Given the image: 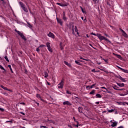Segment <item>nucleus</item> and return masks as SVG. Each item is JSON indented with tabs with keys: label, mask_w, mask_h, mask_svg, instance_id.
I'll list each match as a JSON object with an SVG mask.
<instances>
[{
	"label": "nucleus",
	"mask_w": 128,
	"mask_h": 128,
	"mask_svg": "<svg viewBox=\"0 0 128 128\" xmlns=\"http://www.w3.org/2000/svg\"><path fill=\"white\" fill-rule=\"evenodd\" d=\"M36 51L37 52H38V54H40V50L39 47L36 48Z\"/></svg>",
	"instance_id": "nucleus-35"
},
{
	"label": "nucleus",
	"mask_w": 128,
	"mask_h": 128,
	"mask_svg": "<svg viewBox=\"0 0 128 128\" xmlns=\"http://www.w3.org/2000/svg\"><path fill=\"white\" fill-rule=\"evenodd\" d=\"M63 104L66 105V104L67 106H72V104L70 102L68 101H66L63 102Z\"/></svg>",
	"instance_id": "nucleus-12"
},
{
	"label": "nucleus",
	"mask_w": 128,
	"mask_h": 128,
	"mask_svg": "<svg viewBox=\"0 0 128 128\" xmlns=\"http://www.w3.org/2000/svg\"><path fill=\"white\" fill-rule=\"evenodd\" d=\"M80 60H86V62H88V60L84 59V58H82V56H80Z\"/></svg>",
	"instance_id": "nucleus-33"
},
{
	"label": "nucleus",
	"mask_w": 128,
	"mask_h": 128,
	"mask_svg": "<svg viewBox=\"0 0 128 128\" xmlns=\"http://www.w3.org/2000/svg\"><path fill=\"white\" fill-rule=\"evenodd\" d=\"M0 110L1 112H4V108H0Z\"/></svg>",
	"instance_id": "nucleus-42"
},
{
	"label": "nucleus",
	"mask_w": 128,
	"mask_h": 128,
	"mask_svg": "<svg viewBox=\"0 0 128 128\" xmlns=\"http://www.w3.org/2000/svg\"><path fill=\"white\" fill-rule=\"evenodd\" d=\"M40 128H48V127L46 126H40Z\"/></svg>",
	"instance_id": "nucleus-43"
},
{
	"label": "nucleus",
	"mask_w": 128,
	"mask_h": 128,
	"mask_svg": "<svg viewBox=\"0 0 128 128\" xmlns=\"http://www.w3.org/2000/svg\"><path fill=\"white\" fill-rule=\"evenodd\" d=\"M63 20H66V13H64V12H63Z\"/></svg>",
	"instance_id": "nucleus-20"
},
{
	"label": "nucleus",
	"mask_w": 128,
	"mask_h": 128,
	"mask_svg": "<svg viewBox=\"0 0 128 128\" xmlns=\"http://www.w3.org/2000/svg\"><path fill=\"white\" fill-rule=\"evenodd\" d=\"M4 58L6 60V62H10V60H8V56H5Z\"/></svg>",
	"instance_id": "nucleus-32"
},
{
	"label": "nucleus",
	"mask_w": 128,
	"mask_h": 128,
	"mask_svg": "<svg viewBox=\"0 0 128 128\" xmlns=\"http://www.w3.org/2000/svg\"><path fill=\"white\" fill-rule=\"evenodd\" d=\"M91 34H92L93 36H98V34H94V33H91Z\"/></svg>",
	"instance_id": "nucleus-30"
},
{
	"label": "nucleus",
	"mask_w": 128,
	"mask_h": 128,
	"mask_svg": "<svg viewBox=\"0 0 128 128\" xmlns=\"http://www.w3.org/2000/svg\"><path fill=\"white\" fill-rule=\"evenodd\" d=\"M120 32H122V36H124V38H128V34H126V32H124V30H122V28H120Z\"/></svg>",
	"instance_id": "nucleus-4"
},
{
	"label": "nucleus",
	"mask_w": 128,
	"mask_h": 128,
	"mask_svg": "<svg viewBox=\"0 0 128 128\" xmlns=\"http://www.w3.org/2000/svg\"><path fill=\"white\" fill-rule=\"evenodd\" d=\"M20 104H26V103L25 102H22L21 103H20Z\"/></svg>",
	"instance_id": "nucleus-50"
},
{
	"label": "nucleus",
	"mask_w": 128,
	"mask_h": 128,
	"mask_svg": "<svg viewBox=\"0 0 128 128\" xmlns=\"http://www.w3.org/2000/svg\"><path fill=\"white\" fill-rule=\"evenodd\" d=\"M100 88H104L106 90V87L104 86H102V87H100Z\"/></svg>",
	"instance_id": "nucleus-46"
},
{
	"label": "nucleus",
	"mask_w": 128,
	"mask_h": 128,
	"mask_svg": "<svg viewBox=\"0 0 128 128\" xmlns=\"http://www.w3.org/2000/svg\"><path fill=\"white\" fill-rule=\"evenodd\" d=\"M82 12H83V14H86V11L84 10V9H82Z\"/></svg>",
	"instance_id": "nucleus-44"
},
{
	"label": "nucleus",
	"mask_w": 128,
	"mask_h": 128,
	"mask_svg": "<svg viewBox=\"0 0 128 128\" xmlns=\"http://www.w3.org/2000/svg\"><path fill=\"white\" fill-rule=\"evenodd\" d=\"M96 86V84H93L92 85L90 86H86V88H92L93 86Z\"/></svg>",
	"instance_id": "nucleus-18"
},
{
	"label": "nucleus",
	"mask_w": 128,
	"mask_h": 128,
	"mask_svg": "<svg viewBox=\"0 0 128 128\" xmlns=\"http://www.w3.org/2000/svg\"><path fill=\"white\" fill-rule=\"evenodd\" d=\"M86 36L87 38H89L88 34H87L86 35Z\"/></svg>",
	"instance_id": "nucleus-60"
},
{
	"label": "nucleus",
	"mask_w": 128,
	"mask_h": 128,
	"mask_svg": "<svg viewBox=\"0 0 128 128\" xmlns=\"http://www.w3.org/2000/svg\"><path fill=\"white\" fill-rule=\"evenodd\" d=\"M8 68H10L11 72H12V74H13L14 71H12V66H10V64L8 65Z\"/></svg>",
	"instance_id": "nucleus-22"
},
{
	"label": "nucleus",
	"mask_w": 128,
	"mask_h": 128,
	"mask_svg": "<svg viewBox=\"0 0 128 128\" xmlns=\"http://www.w3.org/2000/svg\"><path fill=\"white\" fill-rule=\"evenodd\" d=\"M118 68H120V70H122V72H126V74H128V70H124L120 66H118Z\"/></svg>",
	"instance_id": "nucleus-8"
},
{
	"label": "nucleus",
	"mask_w": 128,
	"mask_h": 128,
	"mask_svg": "<svg viewBox=\"0 0 128 128\" xmlns=\"http://www.w3.org/2000/svg\"><path fill=\"white\" fill-rule=\"evenodd\" d=\"M64 80H62L61 82L58 85V88H64Z\"/></svg>",
	"instance_id": "nucleus-3"
},
{
	"label": "nucleus",
	"mask_w": 128,
	"mask_h": 128,
	"mask_svg": "<svg viewBox=\"0 0 128 128\" xmlns=\"http://www.w3.org/2000/svg\"><path fill=\"white\" fill-rule=\"evenodd\" d=\"M104 92H108V94H112V92L108 90V89H106V90H102Z\"/></svg>",
	"instance_id": "nucleus-17"
},
{
	"label": "nucleus",
	"mask_w": 128,
	"mask_h": 128,
	"mask_svg": "<svg viewBox=\"0 0 128 128\" xmlns=\"http://www.w3.org/2000/svg\"><path fill=\"white\" fill-rule=\"evenodd\" d=\"M118 78H119V80H122V82H126V78H122L120 76H118Z\"/></svg>",
	"instance_id": "nucleus-9"
},
{
	"label": "nucleus",
	"mask_w": 128,
	"mask_h": 128,
	"mask_svg": "<svg viewBox=\"0 0 128 128\" xmlns=\"http://www.w3.org/2000/svg\"><path fill=\"white\" fill-rule=\"evenodd\" d=\"M117 84L118 86H120V88H124V83H117Z\"/></svg>",
	"instance_id": "nucleus-16"
},
{
	"label": "nucleus",
	"mask_w": 128,
	"mask_h": 128,
	"mask_svg": "<svg viewBox=\"0 0 128 128\" xmlns=\"http://www.w3.org/2000/svg\"><path fill=\"white\" fill-rule=\"evenodd\" d=\"M62 43L60 42V48L61 50H62L64 48V47H62Z\"/></svg>",
	"instance_id": "nucleus-36"
},
{
	"label": "nucleus",
	"mask_w": 128,
	"mask_h": 128,
	"mask_svg": "<svg viewBox=\"0 0 128 128\" xmlns=\"http://www.w3.org/2000/svg\"><path fill=\"white\" fill-rule=\"evenodd\" d=\"M96 96H97V98H102V95L100 94H96Z\"/></svg>",
	"instance_id": "nucleus-34"
},
{
	"label": "nucleus",
	"mask_w": 128,
	"mask_h": 128,
	"mask_svg": "<svg viewBox=\"0 0 128 128\" xmlns=\"http://www.w3.org/2000/svg\"><path fill=\"white\" fill-rule=\"evenodd\" d=\"M126 94H128V92H124L122 94H119L120 96H126Z\"/></svg>",
	"instance_id": "nucleus-13"
},
{
	"label": "nucleus",
	"mask_w": 128,
	"mask_h": 128,
	"mask_svg": "<svg viewBox=\"0 0 128 128\" xmlns=\"http://www.w3.org/2000/svg\"><path fill=\"white\" fill-rule=\"evenodd\" d=\"M76 122L77 124H78V125L80 124V123L76 121Z\"/></svg>",
	"instance_id": "nucleus-55"
},
{
	"label": "nucleus",
	"mask_w": 128,
	"mask_h": 128,
	"mask_svg": "<svg viewBox=\"0 0 128 128\" xmlns=\"http://www.w3.org/2000/svg\"><path fill=\"white\" fill-rule=\"evenodd\" d=\"M56 4H58V6H68V3L60 4L59 2H57V3H56Z\"/></svg>",
	"instance_id": "nucleus-5"
},
{
	"label": "nucleus",
	"mask_w": 128,
	"mask_h": 128,
	"mask_svg": "<svg viewBox=\"0 0 128 128\" xmlns=\"http://www.w3.org/2000/svg\"><path fill=\"white\" fill-rule=\"evenodd\" d=\"M36 98H40L41 100H42V97H40V94H36Z\"/></svg>",
	"instance_id": "nucleus-25"
},
{
	"label": "nucleus",
	"mask_w": 128,
	"mask_h": 128,
	"mask_svg": "<svg viewBox=\"0 0 128 128\" xmlns=\"http://www.w3.org/2000/svg\"><path fill=\"white\" fill-rule=\"evenodd\" d=\"M92 72H98V71H96V69H93L92 70Z\"/></svg>",
	"instance_id": "nucleus-39"
},
{
	"label": "nucleus",
	"mask_w": 128,
	"mask_h": 128,
	"mask_svg": "<svg viewBox=\"0 0 128 128\" xmlns=\"http://www.w3.org/2000/svg\"><path fill=\"white\" fill-rule=\"evenodd\" d=\"M36 104H38V106H40V103H38V102H36Z\"/></svg>",
	"instance_id": "nucleus-51"
},
{
	"label": "nucleus",
	"mask_w": 128,
	"mask_h": 128,
	"mask_svg": "<svg viewBox=\"0 0 128 128\" xmlns=\"http://www.w3.org/2000/svg\"><path fill=\"white\" fill-rule=\"evenodd\" d=\"M15 31L16 32H17V34L19 36H20L24 40H26V36H24V34L20 32L18 30H15Z\"/></svg>",
	"instance_id": "nucleus-1"
},
{
	"label": "nucleus",
	"mask_w": 128,
	"mask_h": 128,
	"mask_svg": "<svg viewBox=\"0 0 128 128\" xmlns=\"http://www.w3.org/2000/svg\"><path fill=\"white\" fill-rule=\"evenodd\" d=\"M96 104H99L100 102H96Z\"/></svg>",
	"instance_id": "nucleus-53"
},
{
	"label": "nucleus",
	"mask_w": 128,
	"mask_h": 128,
	"mask_svg": "<svg viewBox=\"0 0 128 128\" xmlns=\"http://www.w3.org/2000/svg\"><path fill=\"white\" fill-rule=\"evenodd\" d=\"M44 74H45L44 78H48V72H45Z\"/></svg>",
	"instance_id": "nucleus-38"
},
{
	"label": "nucleus",
	"mask_w": 128,
	"mask_h": 128,
	"mask_svg": "<svg viewBox=\"0 0 128 128\" xmlns=\"http://www.w3.org/2000/svg\"><path fill=\"white\" fill-rule=\"evenodd\" d=\"M20 113L21 114H23V116H24V112H20Z\"/></svg>",
	"instance_id": "nucleus-49"
},
{
	"label": "nucleus",
	"mask_w": 128,
	"mask_h": 128,
	"mask_svg": "<svg viewBox=\"0 0 128 128\" xmlns=\"http://www.w3.org/2000/svg\"><path fill=\"white\" fill-rule=\"evenodd\" d=\"M98 38L100 40H104L108 42V39L106 38L104 36H102L100 34H98Z\"/></svg>",
	"instance_id": "nucleus-2"
},
{
	"label": "nucleus",
	"mask_w": 128,
	"mask_h": 128,
	"mask_svg": "<svg viewBox=\"0 0 128 128\" xmlns=\"http://www.w3.org/2000/svg\"><path fill=\"white\" fill-rule=\"evenodd\" d=\"M22 8L23 10H24V12H28V8H25V6H24V8Z\"/></svg>",
	"instance_id": "nucleus-24"
},
{
	"label": "nucleus",
	"mask_w": 128,
	"mask_h": 128,
	"mask_svg": "<svg viewBox=\"0 0 128 128\" xmlns=\"http://www.w3.org/2000/svg\"><path fill=\"white\" fill-rule=\"evenodd\" d=\"M56 20L58 24H60V26H62V24L64 22H62V19H59L58 18H56Z\"/></svg>",
	"instance_id": "nucleus-7"
},
{
	"label": "nucleus",
	"mask_w": 128,
	"mask_h": 128,
	"mask_svg": "<svg viewBox=\"0 0 128 128\" xmlns=\"http://www.w3.org/2000/svg\"><path fill=\"white\" fill-rule=\"evenodd\" d=\"M118 90H124V88L118 89Z\"/></svg>",
	"instance_id": "nucleus-48"
},
{
	"label": "nucleus",
	"mask_w": 128,
	"mask_h": 128,
	"mask_svg": "<svg viewBox=\"0 0 128 128\" xmlns=\"http://www.w3.org/2000/svg\"><path fill=\"white\" fill-rule=\"evenodd\" d=\"M118 126V122H112V124L111 125V126L112 128H114V126Z\"/></svg>",
	"instance_id": "nucleus-10"
},
{
	"label": "nucleus",
	"mask_w": 128,
	"mask_h": 128,
	"mask_svg": "<svg viewBox=\"0 0 128 128\" xmlns=\"http://www.w3.org/2000/svg\"><path fill=\"white\" fill-rule=\"evenodd\" d=\"M80 62H82L83 61L82 60H80Z\"/></svg>",
	"instance_id": "nucleus-63"
},
{
	"label": "nucleus",
	"mask_w": 128,
	"mask_h": 128,
	"mask_svg": "<svg viewBox=\"0 0 128 128\" xmlns=\"http://www.w3.org/2000/svg\"><path fill=\"white\" fill-rule=\"evenodd\" d=\"M90 46L92 47V44H90Z\"/></svg>",
	"instance_id": "nucleus-64"
},
{
	"label": "nucleus",
	"mask_w": 128,
	"mask_h": 128,
	"mask_svg": "<svg viewBox=\"0 0 128 128\" xmlns=\"http://www.w3.org/2000/svg\"><path fill=\"white\" fill-rule=\"evenodd\" d=\"M68 126H69V128H72V127L70 125H68Z\"/></svg>",
	"instance_id": "nucleus-56"
},
{
	"label": "nucleus",
	"mask_w": 128,
	"mask_h": 128,
	"mask_svg": "<svg viewBox=\"0 0 128 128\" xmlns=\"http://www.w3.org/2000/svg\"><path fill=\"white\" fill-rule=\"evenodd\" d=\"M94 92H96V90H92L91 92H90V94H94Z\"/></svg>",
	"instance_id": "nucleus-27"
},
{
	"label": "nucleus",
	"mask_w": 128,
	"mask_h": 128,
	"mask_svg": "<svg viewBox=\"0 0 128 128\" xmlns=\"http://www.w3.org/2000/svg\"><path fill=\"white\" fill-rule=\"evenodd\" d=\"M20 4L22 8H24V3H22V2H20Z\"/></svg>",
	"instance_id": "nucleus-21"
},
{
	"label": "nucleus",
	"mask_w": 128,
	"mask_h": 128,
	"mask_svg": "<svg viewBox=\"0 0 128 128\" xmlns=\"http://www.w3.org/2000/svg\"><path fill=\"white\" fill-rule=\"evenodd\" d=\"M46 46L47 48H50V42H47L46 44Z\"/></svg>",
	"instance_id": "nucleus-29"
},
{
	"label": "nucleus",
	"mask_w": 128,
	"mask_h": 128,
	"mask_svg": "<svg viewBox=\"0 0 128 128\" xmlns=\"http://www.w3.org/2000/svg\"><path fill=\"white\" fill-rule=\"evenodd\" d=\"M75 126H76V128H78V124L76 125Z\"/></svg>",
	"instance_id": "nucleus-59"
},
{
	"label": "nucleus",
	"mask_w": 128,
	"mask_h": 128,
	"mask_svg": "<svg viewBox=\"0 0 128 128\" xmlns=\"http://www.w3.org/2000/svg\"><path fill=\"white\" fill-rule=\"evenodd\" d=\"M114 90H118V89H117L116 88H114Z\"/></svg>",
	"instance_id": "nucleus-57"
},
{
	"label": "nucleus",
	"mask_w": 128,
	"mask_h": 128,
	"mask_svg": "<svg viewBox=\"0 0 128 128\" xmlns=\"http://www.w3.org/2000/svg\"><path fill=\"white\" fill-rule=\"evenodd\" d=\"M83 110L84 108L82 107L79 106L78 108V112H80V114H82Z\"/></svg>",
	"instance_id": "nucleus-15"
},
{
	"label": "nucleus",
	"mask_w": 128,
	"mask_h": 128,
	"mask_svg": "<svg viewBox=\"0 0 128 128\" xmlns=\"http://www.w3.org/2000/svg\"><path fill=\"white\" fill-rule=\"evenodd\" d=\"M0 68L1 70H4V72H6V70L4 69V66H2L0 65Z\"/></svg>",
	"instance_id": "nucleus-28"
},
{
	"label": "nucleus",
	"mask_w": 128,
	"mask_h": 128,
	"mask_svg": "<svg viewBox=\"0 0 128 128\" xmlns=\"http://www.w3.org/2000/svg\"><path fill=\"white\" fill-rule=\"evenodd\" d=\"M114 109L108 110V112H114Z\"/></svg>",
	"instance_id": "nucleus-31"
},
{
	"label": "nucleus",
	"mask_w": 128,
	"mask_h": 128,
	"mask_svg": "<svg viewBox=\"0 0 128 128\" xmlns=\"http://www.w3.org/2000/svg\"><path fill=\"white\" fill-rule=\"evenodd\" d=\"M48 52H52V47H48Z\"/></svg>",
	"instance_id": "nucleus-23"
},
{
	"label": "nucleus",
	"mask_w": 128,
	"mask_h": 128,
	"mask_svg": "<svg viewBox=\"0 0 128 128\" xmlns=\"http://www.w3.org/2000/svg\"><path fill=\"white\" fill-rule=\"evenodd\" d=\"M3 90H8V92H12V90L6 87H4Z\"/></svg>",
	"instance_id": "nucleus-26"
},
{
	"label": "nucleus",
	"mask_w": 128,
	"mask_h": 128,
	"mask_svg": "<svg viewBox=\"0 0 128 128\" xmlns=\"http://www.w3.org/2000/svg\"><path fill=\"white\" fill-rule=\"evenodd\" d=\"M75 62L76 64H78V66H80V62L78 60H75Z\"/></svg>",
	"instance_id": "nucleus-37"
},
{
	"label": "nucleus",
	"mask_w": 128,
	"mask_h": 128,
	"mask_svg": "<svg viewBox=\"0 0 128 128\" xmlns=\"http://www.w3.org/2000/svg\"><path fill=\"white\" fill-rule=\"evenodd\" d=\"M113 54L114 56H116V58H119L120 60H122V56L120 55H118V54H116L114 53H113Z\"/></svg>",
	"instance_id": "nucleus-11"
},
{
	"label": "nucleus",
	"mask_w": 128,
	"mask_h": 128,
	"mask_svg": "<svg viewBox=\"0 0 128 128\" xmlns=\"http://www.w3.org/2000/svg\"><path fill=\"white\" fill-rule=\"evenodd\" d=\"M48 36H49V38H54V34L52 32H49V33L48 34Z\"/></svg>",
	"instance_id": "nucleus-6"
},
{
	"label": "nucleus",
	"mask_w": 128,
	"mask_h": 128,
	"mask_svg": "<svg viewBox=\"0 0 128 128\" xmlns=\"http://www.w3.org/2000/svg\"><path fill=\"white\" fill-rule=\"evenodd\" d=\"M0 88H3V89L4 88V86H2V85H0Z\"/></svg>",
	"instance_id": "nucleus-47"
},
{
	"label": "nucleus",
	"mask_w": 128,
	"mask_h": 128,
	"mask_svg": "<svg viewBox=\"0 0 128 128\" xmlns=\"http://www.w3.org/2000/svg\"><path fill=\"white\" fill-rule=\"evenodd\" d=\"M74 30L78 34H80V32H78V27H76V26L74 27Z\"/></svg>",
	"instance_id": "nucleus-19"
},
{
	"label": "nucleus",
	"mask_w": 128,
	"mask_h": 128,
	"mask_svg": "<svg viewBox=\"0 0 128 128\" xmlns=\"http://www.w3.org/2000/svg\"><path fill=\"white\" fill-rule=\"evenodd\" d=\"M6 122H12V120L6 121Z\"/></svg>",
	"instance_id": "nucleus-54"
},
{
	"label": "nucleus",
	"mask_w": 128,
	"mask_h": 128,
	"mask_svg": "<svg viewBox=\"0 0 128 128\" xmlns=\"http://www.w3.org/2000/svg\"><path fill=\"white\" fill-rule=\"evenodd\" d=\"M73 119L74 120V122H76V118L73 117Z\"/></svg>",
	"instance_id": "nucleus-52"
},
{
	"label": "nucleus",
	"mask_w": 128,
	"mask_h": 128,
	"mask_svg": "<svg viewBox=\"0 0 128 128\" xmlns=\"http://www.w3.org/2000/svg\"><path fill=\"white\" fill-rule=\"evenodd\" d=\"M81 18L82 20H84V17H82Z\"/></svg>",
	"instance_id": "nucleus-62"
},
{
	"label": "nucleus",
	"mask_w": 128,
	"mask_h": 128,
	"mask_svg": "<svg viewBox=\"0 0 128 128\" xmlns=\"http://www.w3.org/2000/svg\"><path fill=\"white\" fill-rule=\"evenodd\" d=\"M93 0V2H96V1L98 0Z\"/></svg>",
	"instance_id": "nucleus-58"
},
{
	"label": "nucleus",
	"mask_w": 128,
	"mask_h": 128,
	"mask_svg": "<svg viewBox=\"0 0 128 128\" xmlns=\"http://www.w3.org/2000/svg\"><path fill=\"white\" fill-rule=\"evenodd\" d=\"M64 64L68 66L69 68H72V64H70L68 63L66 61H64Z\"/></svg>",
	"instance_id": "nucleus-14"
},
{
	"label": "nucleus",
	"mask_w": 128,
	"mask_h": 128,
	"mask_svg": "<svg viewBox=\"0 0 128 128\" xmlns=\"http://www.w3.org/2000/svg\"><path fill=\"white\" fill-rule=\"evenodd\" d=\"M66 94H72V92H70V91L68 90L66 91Z\"/></svg>",
	"instance_id": "nucleus-41"
},
{
	"label": "nucleus",
	"mask_w": 128,
	"mask_h": 128,
	"mask_svg": "<svg viewBox=\"0 0 128 128\" xmlns=\"http://www.w3.org/2000/svg\"><path fill=\"white\" fill-rule=\"evenodd\" d=\"M104 61H105L106 62H108V60L103 59Z\"/></svg>",
	"instance_id": "nucleus-45"
},
{
	"label": "nucleus",
	"mask_w": 128,
	"mask_h": 128,
	"mask_svg": "<svg viewBox=\"0 0 128 128\" xmlns=\"http://www.w3.org/2000/svg\"><path fill=\"white\" fill-rule=\"evenodd\" d=\"M80 9H81V10H83L82 7L80 6Z\"/></svg>",
	"instance_id": "nucleus-61"
},
{
	"label": "nucleus",
	"mask_w": 128,
	"mask_h": 128,
	"mask_svg": "<svg viewBox=\"0 0 128 128\" xmlns=\"http://www.w3.org/2000/svg\"><path fill=\"white\" fill-rule=\"evenodd\" d=\"M44 46H46L44 45V44H41L39 46V48H44Z\"/></svg>",
	"instance_id": "nucleus-40"
}]
</instances>
